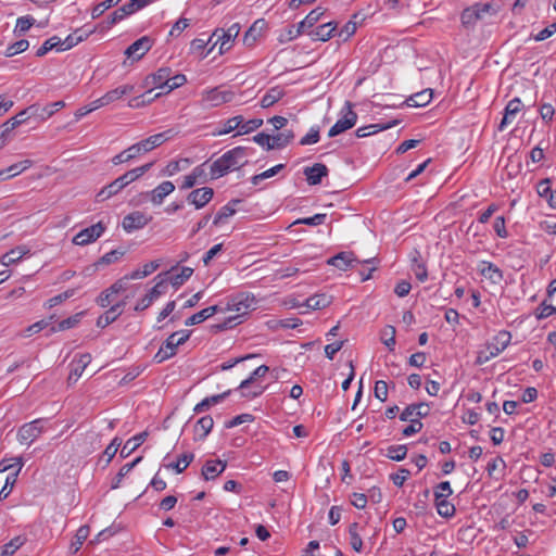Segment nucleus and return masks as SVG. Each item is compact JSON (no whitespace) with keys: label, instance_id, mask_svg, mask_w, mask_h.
I'll return each instance as SVG.
<instances>
[{"label":"nucleus","instance_id":"25","mask_svg":"<svg viewBox=\"0 0 556 556\" xmlns=\"http://www.w3.org/2000/svg\"><path fill=\"white\" fill-rule=\"evenodd\" d=\"M93 33V29H81L78 28L74 33L70 34L64 40H62V50H68L75 46H77L79 42L87 39L91 34Z\"/></svg>","mask_w":556,"mask_h":556},{"label":"nucleus","instance_id":"60","mask_svg":"<svg viewBox=\"0 0 556 556\" xmlns=\"http://www.w3.org/2000/svg\"><path fill=\"white\" fill-rule=\"evenodd\" d=\"M25 114H26L25 111L21 112L18 115H16L12 119H10L7 123H4L3 126H2L3 129L1 131V136L5 137L11 130H13L20 124H22L25 121V118H24Z\"/></svg>","mask_w":556,"mask_h":556},{"label":"nucleus","instance_id":"56","mask_svg":"<svg viewBox=\"0 0 556 556\" xmlns=\"http://www.w3.org/2000/svg\"><path fill=\"white\" fill-rule=\"evenodd\" d=\"M121 0H104L100 3H98L91 12L92 18L100 17L106 10H109L112 7H115L119 3Z\"/></svg>","mask_w":556,"mask_h":556},{"label":"nucleus","instance_id":"17","mask_svg":"<svg viewBox=\"0 0 556 556\" xmlns=\"http://www.w3.org/2000/svg\"><path fill=\"white\" fill-rule=\"evenodd\" d=\"M522 110V102L519 98L511 99L504 109V116L498 125V130L503 131L513 123L516 115Z\"/></svg>","mask_w":556,"mask_h":556},{"label":"nucleus","instance_id":"22","mask_svg":"<svg viewBox=\"0 0 556 556\" xmlns=\"http://www.w3.org/2000/svg\"><path fill=\"white\" fill-rule=\"evenodd\" d=\"M142 9V4H135V3H126L123 7L115 10L109 17H108V27L113 26L114 24L123 21L126 16L137 12L138 10Z\"/></svg>","mask_w":556,"mask_h":556},{"label":"nucleus","instance_id":"33","mask_svg":"<svg viewBox=\"0 0 556 556\" xmlns=\"http://www.w3.org/2000/svg\"><path fill=\"white\" fill-rule=\"evenodd\" d=\"M552 181L547 177L536 185L538 194L545 198L552 207H556V191L551 188Z\"/></svg>","mask_w":556,"mask_h":556},{"label":"nucleus","instance_id":"42","mask_svg":"<svg viewBox=\"0 0 556 556\" xmlns=\"http://www.w3.org/2000/svg\"><path fill=\"white\" fill-rule=\"evenodd\" d=\"M61 48H62V39L58 36H52L51 38L47 39L42 43V46L36 51V55L41 58L53 49H55L56 51H63Z\"/></svg>","mask_w":556,"mask_h":556},{"label":"nucleus","instance_id":"32","mask_svg":"<svg viewBox=\"0 0 556 556\" xmlns=\"http://www.w3.org/2000/svg\"><path fill=\"white\" fill-rule=\"evenodd\" d=\"M433 98V90L428 88L422 91L416 92L415 94L410 96L406 103L410 108H421L430 103V101Z\"/></svg>","mask_w":556,"mask_h":556},{"label":"nucleus","instance_id":"31","mask_svg":"<svg viewBox=\"0 0 556 556\" xmlns=\"http://www.w3.org/2000/svg\"><path fill=\"white\" fill-rule=\"evenodd\" d=\"M479 271L482 276L491 280L493 283H498L503 280V270L491 262H482Z\"/></svg>","mask_w":556,"mask_h":556},{"label":"nucleus","instance_id":"13","mask_svg":"<svg viewBox=\"0 0 556 556\" xmlns=\"http://www.w3.org/2000/svg\"><path fill=\"white\" fill-rule=\"evenodd\" d=\"M170 75H172L170 67H160L155 73H152L144 78L143 87H146V88L155 87V88H162V89L166 90Z\"/></svg>","mask_w":556,"mask_h":556},{"label":"nucleus","instance_id":"40","mask_svg":"<svg viewBox=\"0 0 556 556\" xmlns=\"http://www.w3.org/2000/svg\"><path fill=\"white\" fill-rule=\"evenodd\" d=\"M331 303V296L326 294H314L306 299L305 306L311 309H321L329 306Z\"/></svg>","mask_w":556,"mask_h":556},{"label":"nucleus","instance_id":"14","mask_svg":"<svg viewBox=\"0 0 556 556\" xmlns=\"http://www.w3.org/2000/svg\"><path fill=\"white\" fill-rule=\"evenodd\" d=\"M511 340V334L507 330L498 331L490 342H486L485 349L496 357L500 353H502L509 344Z\"/></svg>","mask_w":556,"mask_h":556},{"label":"nucleus","instance_id":"30","mask_svg":"<svg viewBox=\"0 0 556 556\" xmlns=\"http://www.w3.org/2000/svg\"><path fill=\"white\" fill-rule=\"evenodd\" d=\"M213 426H214V420H213L212 416L206 415V416L201 417L194 426V433H195L194 440L203 441L208 435L211 430L213 429Z\"/></svg>","mask_w":556,"mask_h":556},{"label":"nucleus","instance_id":"9","mask_svg":"<svg viewBox=\"0 0 556 556\" xmlns=\"http://www.w3.org/2000/svg\"><path fill=\"white\" fill-rule=\"evenodd\" d=\"M139 176L131 177L127 179L128 176H118L113 182L103 187L96 195L97 202H103L111 197L117 194L122 189L132 182Z\"/></svg>","mask_w":556,"mask_h":556},{"label":"nucleus","instance_id":"43","mask_svg":"<svg viewBox=\"0 0 556 556\" xmlns=\"http://www.w3.org/2000/svg\"><path fill=\"white\" fill-rule=\"evenodd\" d=\"M83 315L84 313L80 312L61 320L56 326L51 327L50 332L64 331L76 327L80 323Z\"/></svg>","mask_w":556,"mask_h":556},{"label":"nucleus","instance_id":"49","mask_svg":"<svg viewBox=\"0 0 556 556\" xmlns=\"http://www.w3.org/2000/svg\"><path fill=\"white\" fill-rule=\"evenodd\" d=\"M407 455V447L406 445H391L387 448L386 456L392 460L401 462L403 460Z\"/></svg>","mask_w":556,"mask_h":556},{"label":"nucleus","instance_id":"26","mask_svg":"<svg viewBox=\"0 0 556 556\" xmlns=\"http://www.w3.org/2000/svg\"><path fill=\"white\" fill-rule=\"evenodd\" d=\"M230 394H231V390H227V391H225V392H223L220 394H215V395H212V396H207V397L203 399L200 403H198L194 406L193 412L195 414H201V413L210 409L211 406L216 405V404L223 402Z\"/></svg>","mask_w":556,"mask_h":556},{"label":"nucleus","instance_id":"5","mask_svg":"<svg viewBox=\"0 0 556 556\" xmlns=\"http://www.w3.org/2000/svg\"><path fill=\"white\" fill-rule=\"evenodd\" d=\"M376 261V257L359 261L354 256L353 252H340L334 256L330 257L327 263L341 270H348L355 267V264L369 265Z\"/></svg>","mask_w":556,"mask_h":556},{"label":"nucleus","instance_id":"63","mask_svg":"<svg viewBox=\"0 0 556 556\" xmlns=\"http://www.w3.org/2000/svg\"><path fill=\"white\" fill-rule=\"evenodd\" d=\"M539 113L544 123L549 124L554 118L556 110L552 104L543 103L539 109Z\"/></svg>","mask_w":556,"mask_h":556},{"label":"nucleus","instance_id":"4","mask_svg":"<svg viewBox=\"0 0 556 556\" xmlns=\"http://www.w3.org/2000/svg\"><path fill=\"white\" fill-rule=\"evenodd\" d=\"M46 419L38 418L18 428L17 440L21 444L30 445L45 431Z\"/></svg>","mask_w":556,"mask_h":556},{"label":"nucleus","instance_id":"61","mask_svg":"<svg viewBox=\"0 0 556 556\" xmlns=\"http://www.w3.org/2000/svg\"><path fill=\"white\" fill-rule=\"evenodd\" d=\"M556 313V307L543 301L535 309L536 319H544Z\"/></svg>","mask_w":556,"mask_h":556},{"label":"nucleus","instance_id":"10","mask_svg":"<svg viewBox=\"0 0 556 556\" xmlns=\"http://www.w3.org/2000/svg\"><path fill=\"white\" fill-rule=\"evenodd\" d=\"M233 99V92L230 90H223L218 87L204 90L202 92V101L211 106H219L224 103L230 102Z\"/></svg>","mask_w":556,"mask_h":556},{"label":"nucleus","instance_id":"29","mask_svg":"<svg viewBox=\"0 0 556 556\" xmlns=\"http://www.w3.org/2000/svg\"><path fill=\"white\" fill-rule=\"evenodd\" d=\"M148 438V432L142 431L135 437L130 438L126 441L124 444L122 451H121V457L127 458L131 453H134Z\"/></svg>","mask_w":556,"mask_h":556},{"label":"nucleus","instance_id":"8","mask_svg":"<svg viewBox=\"0 0 556 556\" xmlns=\"http://www.w3.org/2000/svg\"><path fill=\"white\" fill-rule=\"evenodd\" d=\"M105 229V224L103 222H98L97 224L80 230L74 237L73 242L77 245H87L100 238Z\"/></svg>","mask_w":556,"mask_h":556},{"label":"nucleus","instance_id":"54","mask_svg":"<svg viewBox=\"0 0 556 556\" xmlns=\"http://www.w3.org/2000/svg\"><path fill=\"white\" fill-rule=\"evenodd\" d=\"M31 165H33V161L26 159V160H23V161H20L17 163L10 165L5 169H1L0 174H4L5 172L12 173V174H22L23 172L29 169L31 167Z\"/></svg>","mask_w":556,"mask_h":556},{"label":"nucleus","instance_id":"51","mask_svg":"<svg viewBox=\"0 0 556 556\" xmlns=\"http://www.w3.org/2000/svg\"><path fill=\"white\" fill-rule=\"evenodd\" d=\"M460 20L463 25L471 26L476 24L478 20H481V17L479 16V11L472 5L462 12Z\"/></svg>","mask_w":556,"mask_h":556},{"label":"nucleus","instance_id":"35","mask_svg":"<svg viewBox=\"0 0 556 556\" xmlns=\"http://www.w3.org/2000/svg\"><path fill=\"white\" fill-rule=\"evenodd\" d=\"M337 30V23L328 22L319 25L313 33L312 37L314 40L327 41L334 36Z\"/></svg>","mask_w":556,"mask_h":556},{"label":"nucleus","instance_id":"21","mask_svg":"<svg viewBox=\"0 0 556 556\" xmlns=\"http://www.w3.org/2000/svg\"><path fill=\"white\" fill-rule=\"evenodd\" d=\"M266 21L264 18L256 20L243 36V43L247 47H253L256 40L263 35L266 29Z\"/></svg>","mask_w":556,"mask_h":556},{"label":"nucleus","instance_id":"12","mask_svg":"<svg viewBox=\"0 0 556 556\" xmlns=\"http://www.w3.org/2000/svg\"><path fill=\"white\" fill-rule=\"evenodd\" d=\"M152 217H148L140 211L127 214L122 222V226L126 232H132L148 225Z\"/></svg>","mask_w":556,"mask_h":556},{"label":"nucleus","instance_id":"50","mask_svg":"<svg viewBox=\"0 0 556 556\" xmlns=\"http://www.w3.org/2000/svg\"><path fill=\"white\" fill-rule=\"evenodd\" d=\"M26 542V538L24 536H15L9 543L3 546L2 556L13 555L21 546H23Z\"/></svg>","mask_w":556,"mask_h":556},{"label":"nucleus","instance_id":"15","mask_svg":"<svg viewBox=\"0 0 556 556\" xmlns=\"http://www.w3.org/2000/svg\"><path fill=\"white\" fill-rule=\"evenodd\" d=\"M152 39L148 36H143L132 42L125 51L128 58L140 60L150 49L152 48Z\"/></svg>","mask_w":556,"mask_h":556},{"label":"nucleus","instance_id":"11","mask_svg":"<svg viewBox=\"0 0 556 556\" xmlns=\"http://www.w3.org/2000/svg\"><path fill=\"white\" fill-rule=\"evenodd\" d=\"M240 25L238 23L232 24L227 30L217 29L214 31L212 37H216L214 46L220 41L219 53H224L231 48V42L240 33Z\"/></svg>","mask_w":556,"mask_h":556},{"label":"nucleus","instance_id":"59","mask_svg":"<svg viewBox=\"0 0 556 556\" xmlns=\"http://www.w3.org/2000/svg\"><path fill=\"white\" fill-rule=\"evenodd\" d=\"M326 219H327V214H315L314 216H311V217L299 218L293 224L294 225L302 224V225H307V226H318V225H323L326 222Z\"/></svg>","mask_w":556,"mask_h":556},{"label":"nucleus","instance_id":"23","mask_svg":"<svg viewBox=\"0 0 556 556\" xmlns=\"http://www.w3.org/2000/svg\"><path fill=\"white\" fill-rule=\"evenodd\" d=\"M30 254V249L25 245H17L1 256V264L10 266L20 262L24 256Z\"/></svg>","mask_w":556,"mask_h":556},{"label":"nucleus","instance_id":"53","mask_svg":"<svg viewBox=\"0 0 556 556\" xmlns=\"http://www.w3.org/2000/svg\"><path fill=\"white\" fill-rule=\"evenodd\" d=\"M395 328L393 326H386L382 330L381 340L389 348L390 351L394 350L395 345Z\"/></svg>","mask_w":556,"mask_h":556},{"label":"nucleus","instance_id":"34","mask_svg":"<svg viewBox=\"0 0 556 556\" xmlns=\"http://www.w3.org/2000/svg\"><path fill=\"white\" fill-rule=\"evenodd\" d=\"M175 189V186L172 181H163L156 188H154L151 194V201L154 204H161L166 195L172 193Z\"/></svg>","mask_w":556,"mask_h":556},{"label":"nucleus","instance_id":"2","mask_svg":"<svg viewBox=\"0 0 556 556\" xmlns=\"http://www.w3.org/2000/svg\"><path fill=\"white\" fill-rule=\"evenodd\" d=\"M255 298L248 293H240L233 296L228 303V309L236 311V316H229L226 320L218 325L219 330L232 328L233 326L241 323L240 318L247 315L251 309H254Z\"/></svg>","mask_w":556,"mask_h":556},{"label":"nucleus","instance_id":"18","mask_svg":"<svg viewBox=\"0 0 556 556\" xmlns=\"http://www.w3.org/2000/svg\"><path fill=\"white\" fill-rule=\"evenodd\" d=\"M90 362L91 355L89 353L76 355L71 364L72 369L68 375V381L76 382L83 375L86 367L90 364Z\"/></svg>","mask_w":556,"mask_h":556},{"label":"nucleus","instance_id":"46","mask_svg":"<svg viewBox=\"0 0 556 556\" xmlns=\"http://www.w3.org/2000/svg\"><path fill=\"white\" fill-rule=\"evenodd\" d=\"M193 274V268L191 267H181L179 274H172L167 279L175 288H179L186 280H188Z\"/></svg>","mask_w":556,"mask_h":556},{"label":"nucleus","instance_id":"55","mask_svg":"<svg viewBox=\"0 0 556 556\" xmlns=\"http://www.w3.org/2000/svg\"><path fill=\"white\" fill-rule=\"evenodd\" d=\"M29 47V42L28 40L26 39H21L12 45H10L7 50H5V55L7 56H13V55H16L18 53H22L24 51H26Z\"/></svg>","mask_w":556,"mask_h":556},{"label":"nucleus","instance_id":"52","mask_svg":"<svg viewBox=\"0 0 556 556\" xmlns=\"http://www.w3.org/2000/svg\"><path fill=\"white\" fill-rule=\"evenodd\" d=\"M125 255L124 250H112L105 253L100 260L96 263L97 266L100 265H110L112 263L117 262L121 257Z\"/></svg>","mask_w":556,"mask_h":556},{"label":"nucleus","instance_id":"57","mask_svg":"<svg viewBox=\"0 0 556 556\" xmlns=\"http://www.w3.org/2000/svg\"><path fill=\"white\" fill-rule=\"evenodd\" d=\"M118 318V315L116 314V308H109L103 315H101L97 319V326L100 328H105L113 321H115Z\"/></svg>","mask_w":556,"mask_h":556},{"label":"nucleus","instance_id":"36","mask_svg":"<svg viewBox=\"0 0 556 556\" xmlns=\"http://www.w3.org/2000/svg\"><path fill=\"white\" fill-rule=\"evenodd\" d=\"M141 154H142V152H141L140 146L137 142V143L132 144L131 147L127 148L126 150L122 151L117 155H115L112 159V162L115 165L130 162L131 160L138 157Z\"/></svg>","mask_w":556,"mask_h":556},{"label":"nucleus","instance_id":"38","mask_svg":"<svg viewBox=\"0 0 556 556\" xmlns=\"http://www.w3.org/2000/svg\"><path fill=\"white\" fill-rule=\"evenodd\" d=\"M285 96V91L280 87L270 88L261 99V106L264 109L273 106Z\"/></svg>","mask_w":556,"mask_h":556},{"label":"nucleus","instance_id":"62","mask_svg":"<svg viewBox=\"0 0 556 556\" xmlns=\"http://www.w3.org/2000/svg\"><path fill=\"white\" fill-rule=\"evenodd\" d=\"M263 125L262 118H253L249 121H244L241 124V130L238 132L239 135L249 134L260 128Z\"/></svg>","mask_w":556,"mask_h":556},{"label":"nucleus","instance_id":"20","mask_svg":"<svg viewBox=\"0 0 556 556\" xmlns=\"http://www.w3.org/2000/svg\"><path fill=\"white\" fill-rule=\"evenodd\" d=\"M448 494L434 491V505L438 514L443 518H452L455 513V506L447 501Z\"/></svg>","mask_w":556,"mask_h":556},{"label":"nucleus","instance_id":"1","mask_svg":"<svg viewBox=\"0 0 556 556\" xmlns=\"http://www.w3.org/2000/svg\"><path fill=\"white\" fill-rule=\"evenodd\" d=\"M247 163V151L242 147H237L224 153L220 157L210 165L211 174H227L236 172Z\"/></svg>","mask_w":556,"mask_h":556},{"label":"nucleus","instance_id":"24","mask_svg":"<svg viewBox=\"0 0 556 556\" xmlns=\"http://www.w3.org/2000/svg\"><path fill=\"white\" fill-rule=\"evenodd\" d=\"M410 269L415 277L420 281L425 282L428 279V270L426 263L421 260L419 251L415 250L410 257Z\"/></svg>","mask_w":556,"mask_h":556},{"label":"nucleus","instance_id":"45","mask_svg":"<svg viewBox=\"0 0 556 556\" xmlns=\"http://www.w3.org/2000/svg\"><path fill=\"white\" fill-rule=\"evenodd\" d=\"M160 267V263L157 261H152L150 263H147L142 266V269H136L128 274V278L131 279H140L144 278L152 273H154Z\"/></svg>","mask_w":556,"mask_h":556},{"label":"nucleus","instance_id":"27","mask_svg":"<svg viewBox=\"0 0 556 556\" xmlns=\"http://www.w3.org/2000/svg\"><path fill=\"white\" fill-rule=\"evenodd\" d=\"M239 203H241V200L233 199L229 201L226 205L222 206L213 219V225L219 226L224 224L227 218L231 217L236 213V206Z\"/></svg>","mask_w":556,"mask_h":556},{"label":"nucleus","instance_id":"37","mask_svg":"<svg viewBox=\"0 0 556 556\" xmlns=\"http://www.w3.org/2000/svg\"><path fill=\"white\" fill-rule=\"evenodd\" d=\"M135 91L134 85H123L115 89H112L103 94L104 101L106 105L110 103H113L119 99H122L124 96L129 94Z\"/></svg>","mask_w":556,"mask_h":556},{"label":"nucleus","instance_id":"3","mask_svg":"<svg viewBox=\"0 0 556 556\" xmlns=\"http://www.w3.org/2000/svg\"><path fill=\"white\" fill-rule=\"evenodd\" d=\"M176 267H173L170 271H166L164 274H159L156 278L160 279V281L149 290V292L138 301L134 309L136 312H142L150 307L152 303L157 300L161 295L165 293L167 278H164L163 276H167L170 274Z\"/></svg>","mask_w":556,"mask_h":556},{"label":"nucleus","instance_id":"16","mask_svg":"<svg viewBox=\"0 0 556 556\" xmlns=\"http://www.w3.org/2000/svg\"><path fill=\"white\" fill-rule=\"evenodd\" d=\"M227 467V463L220 459L206 460L202 467L201 476L205 481L215 480L219 475L224 472Z\"/></svg>","mask_w":556,"mask_h":556},{"label":"nucleus","instance_id":"47","mask_svg":"<svg viewBox=\"0 0 556 556\" xmlns=\"http://www.w3.org/2000/svg\"><path fill=\"white\" fill-rule=\"evenodd\" d=\"M35 22L36 20L30 15L18 17L16 21L14 34L18 37L23 36L35 24Z\"/></svg>","mask_w":556,"mask_h":556},{"label":"nucleus","instance_id":"58","mask_svg":"<svg viewBox=\"0 0 556 556\" xmlns=\"http://www.w3.org/2000/svg\"><path fill=\"white\" fill-rule=\"evenodd\" d=\"M242 122H243V117L241 115L228 118L225 122L224 128L219 131V134H229L236 129H239V131H240Z\"/></svg>","mask_w":556,"mask_h":556},{"label":"nucleus","instance_id":"39","mask_svg":"<svg viewBox=\"0 0 556 556\" xmlns=\"http://www.w3.org/2000/svg\"><path fill=\"white\" fill-rule=\"evenodd\" d=\"M396 124H397L396 121H394L392 123H388V124H371L368 126H363V127L357 128L355 134H356V137L364 138L369 135L376 134L378 131L389 129V128L395 126Z\"/></svg>","mask_w":556,"mask_h":556},{"label":"nucleus","instance_id":"41","mask_svg":"<svg viewBox=\"0 0 556 556\" xmlns=\"http://www.w3.org/2000/svg\"><path fill=\"white\" fill-rule=\"evenodd\" d=\"M194 454L191 452H187L181 454L177 462L170 463L166 465L167 468L174 469L177 473H181L186 470V468L193 462Z\"/></svg>","mask_w":556,"mask_h":556},{"label":"nucleus","instance_id":"64","mask_svg":"<svg viewBox=\"0 0 556 556\" xmlns=\"http://www.w3.org/2000/svg\"><path fill=\"white\" fill-rule=\"evenodd\" d=\"M319 141V127H312L309 131L301 138L300 144L301 146H308L314 144Z\"/></svg>","mask_w":556,"mask_h":556},{"label":"nucleus","instance_id":"48","mask_svg":"<svg viewBox=\"0 0 556 556\" xmlns=\"http://www.w3.org/2000/svg\"><path fill=\"white\" fill-rule=\"evenodd\" d=\"M90 529L88 526H81L78 528L75 534V542L72 543L71 549L73 553H77L81 547L83 543L87 540Z\"/></svg>","mask_w":556,"mask_h":556},{"label":"nucleus","instance_id":"7","mask_svg":"<svg viewBox=\"0 0 556 556\" xmlns=\"http://www.w3.org/2000/svg\"><path fill=\"white\" fill-rule=\"evenodd\" d=\"M192 161L184 157L176 161L169 162L165 168L161 170V174H176L178 172H190L189 174H205L206 163L194 166L191 168Z\"/></svg>","mask_w":556,"mask_h":556},{"label":"nucleus","instance_id":"44","mask_svg":"<svg viewBox=\"0 0 556 556\" xmlns=\"http://www.w3.org/2000/svg\"><path fill=\"white\" fill-rule=\"evenodd\" d=\"M271 140V150L274 149H282L287 147L294 138V134L291 130H286L283 132H279L275 136H270Z\"/></svg>","mask_w":556,"mask_h":556},{"label":"nucleus","instance_id":"19","mask_svg":"<svg viewBox=\"0 0 556 556\" xmlns=\"http://www.w3.org/2000/svg\"><path fill=\"white\" fill-rule=\"evenodd\" d=\"M214 191L210 187H203L195 190H192L187 200L195 206V208H202L205 206L213 198Z\"/></svg>","mask_w":556,"mask_h":556},{"label":"nucleus","instance_id":"28","mask_svg":"<svg viewBox=\"0 0 556 556\" xmlns=\"http://www.w3.org/2000/svg\"><path fill=\"white\" fill-rule=\"evenodd\" d=\"M220 311L222 309L218 305L205 307V308L201 309L200 312L188 317L185 321V325L186 326L199 325Z\"/></svg>","mask_w":556,"mask_h":556},{"label":"nucleus","instance_id":"6","mask_svg":"<svg viewBox=\"0 0 556 556\" xmlns=\"http://www.w3.org/2000/svg\"><path fill=\"white\" fill-rule=\"evenodd\" d=\"M352 106L353 105L351 102L348 101L345 103L346 111L344 112L342 117H340L334 123V125L329 129L328 136L330 138L342 134L343 131L352 128L356 124L357 114L353 111Z\"/></svg>","mask_w":556,"mask_h":556}]
</instances>
